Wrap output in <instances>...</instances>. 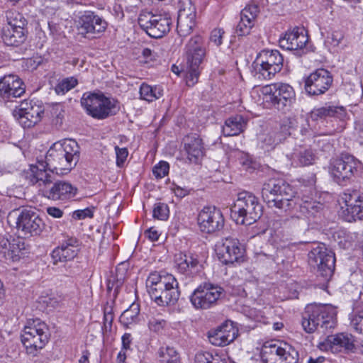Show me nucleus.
I'll return each mask as SVG.
<instances>
[{
	"mask_svg": "<svg viewBox=\"0 0 363 363\" xmlns=\"http://www.w3.org/2000/svg\"><path fill=\"white\" fill-rule=\"evenodd\" d=\"M169 170V163L160 161L152 169V173L157 179H162L168 174Z\"/></svg>",
	"mask_w": 363,
	"mask_h": 363,
	"instance_id": "51",
	"label": "nucleus"
},
{
	"mask_svg": "<svg viewBox=\"0 0 363 363\" xmlns=\"http://www.w3.org/2000/svg\"><path fill=\"white\" fill-rule=\"evenodd\" d=\"M308 42V37L303 30L295 28L288 30L284 36L279 38V45L281 48L289 50H298L303 48Z\"/></svg>",
	"mask_w": 363,
	"mask_h": 363,
	"instance_id": "29",
	"label": "nucleus"
},
{
	"mask_svg": "<svg viewBox=\"0 0 363 363\" xmlns=\"http://www.w3.org/2000/svg\"><path fill=\"white\" fill-rule=\"evenodd\" d=\"M194 363H227L217 354H213L209 352H197L195 355Z\"/></svg>",
	"mask_w": 363,
	"mask_h": 363,
	"instance_id": "45",
	"label": "nucleus"
},
{
	"mask_svg": "<svg viewBox=\"0 0 363 363\" xmlns=\"http://www.w3.org/2000/svg\"><path fill=\"white\" fill-rule=\"evenodd\" d=\"M308 263L317 268L318 277H321L323 281H329L335 270V254L324 245H318L309 252Z\"/></svg>",
	"mask_w": 363,
	"mask_h": 363,
	"instance_id": "12",
	"label": "nucleus"
},
{
	"mask_svg": "<svg viewBox=\"0 0 363 363\" xmlns=\"http://www.w3.org/2000/svg\"><path fill=\"white\" fill-rule=\"evenodd\" d=\"M340 199L345 204L346 211L352 218H363V202L360 191L347 189L342 194Z\"/></svg>",
	"mask_w": 363,
	"mask_h": 363,
	"instance_id": "32",
	"label": "nucleus"
},
{
	"mask_svg": "<svg viewBox=\"0 0 363 363\" xmlns=\"http://www.w3.org/2000/svg\"><path fill=\"white\" fill-rule=\"evenodd\" d=\"M362 169V162L347 153L332 158L329 164V172L331 177L336 183L342 186L350 184Z\"/></svg>",
	"mask_w": 363,
	"mask_h": 363,
	"instance_id": "6",
	"label": "nucleus"
},
{
	"mask_svg": "<svg viewBox=\"0 0 363 363\" xmlns=\"http://www.w3.org/2000/svg\"><path fill=\"white\" fill-rule=\"evenodd\" d=\"M54 172L55 171L50 170L45 161H38L36 164L30 165L29 169L26 172V179L31 184H36L43 195V190L48 189L55 181Z\"/></svg>",
	"mask_w": 363,
	"mask_h": 363,
	"instance_id": "18",
	"label": "nucleus"
},
{
	"mask_svg": "<svg viewBox=\"0 0 363 363\" xmlns=\"http://www.w3.org/2000/svg\"><path fill=\"white\" fill-rule=\"evenodd\" d=\"M77 84V79L73 77L65 78L57 84L55 87V91L58 94H64L72 89L74 88Z\"/></svg>",
	"mask_w": 363,
	"mask_h": 363,
	"instance_id": "48",
	"label": "nucleus"
},
{
	"mask_svg": "<svg viewBox=\"0 0 363 363\" xmlns=\"http://www.w3.org/2000/svg\"><path fill=\"white\" fill-rule=\"evenodd\" d=\"M81 105L94 118L102 120L117 112V101L101 91H87L81 98Z\"/></svg>",
	"mask_w": 363,
	"mask_h": 363,
	"instance_id": "5",
	"label": "nucleus"
},
{
	"mask_svg": "<svg viewBox=\"0 0 363 363\" xmlns=\"http://www.w3.org/2000/svg\"><path fill=\"white\" fill-rule=\"evenodd\" d=\"M145 235L151 241H157L159 239L160 234L157 230L155 229L150 228L145 232Z\"/></svg>",
	"mask_w": 363,
	"mask_h": 363,
	"instance_id": "61",
	"label": "nucleus"
},
{
	"mask_svg": "<svg viewBox=\"0 0 363 363\" xmlns=\"http://www.w3.org/2000/svg\"><path fill=\"white\" fill-rule=\"evenodd\" d=\"M175 268L182 274L191 277L200 269L201 264L197 255L180 252L175 255Z\"/></svg>",
	"mask_w": 363,
	"mask_h": 363,
	"instance_id": "27",
	"label": "nucleus"
},
{
	"mask_svg": "<svg viewBox=\"0 0 363 363\" xmlns=\"http://www.w3.org/2000/svg\"><path fill=\"white\" fill-rule=\"evenodd\" d=\"M47 213L53 218H59L63 215V211L57 207H48Z\"/></svg>",
	"mask_w": 363,
	"mask_h": 363,
	"instance_id": "60",
	"label": "nucleus"
},
{
	"mask_svg": "<svg viewBox=\"0 0 363 363\" xmlns=\"http://www.w3.org/2000/svg\"><path fill=\"white\" fill-rule=\"evenodd\" d=\"M345 114V109L342 106H325L315 108L311 113V117L313 120L318 121L329 117L342 118Z\"/></svg>",
	"mask_w": 363,
	"mask_h": 363,
	"instance_id": "38",
	"label": "nucleus"
},
{
	"mask_svg": "<svg viewBox=\"0 0 363 363\" xmlns=\"http://www.w3.org/2000/svg\"><path fill=\"white\" fill-rule=\"evenodd\" d=\"M218 259L225 264L244 261L245 249L238 239L226 238L218 242L215 248Z\"/></svg>",
	"mask_w": 363,
	"mask_h": 363,
	"instance_id": "16",
	"label": "nucleus"
},
{
	"mask_svg": "<svg viewBox=\"0 0 363 363\" xmlns=\"http://www.w3.org/2000/svg\"><path fill=\"white\" fill-rule=\"evenodd\" d=\"M178 281L172 274L166 272H154L149 274L146 281V287L151 298L161 295L167 287L177 286Z\"/></svg>",
	"mask_w": 363,
	"mask_h": 363,
	"instance_id": "22",
	"label": "nucleus"
},
{
	"mask_svg": "<svg viewBox=\"0 0 363 363\" xmlns=\"http://www.w3.org/2000/svg\"><path fill=\"white\" fill-rule=\"evenodd\" d=\"M319 347L322 350H330L333 353L341 352L342 350L353 352L354 350L353 336L347 333L330 335L320 344Z\"/></svg>",
	"mask_w": 363,
	"mask_h": 363,
	"instance_id": "25",
	"label": "nucleus"
},
{
	"mask_svg": "<svg viewBox=\"0 0 363 363\" xmlns=\"http://www.w3.org/2000/svg\"><path fill=\"white\" fill-rule=\"evenodd\" d=\"M115 151L116 155V165L118 167H122L128 155V151L125 147H119L118 146L115 147Z\"/></svg>",
	"mask_w": 363,
	"mask_h": 363,
	"instance_id": "54",
	"label": "nucleus"
},
{
	"mask_svg": "<svg viewBox=\"0 0 363 363\" xmlns=\"http://www.w3.org/2000/svg\"><path fill=\"white\" fill-rule=\"evenodd\" d=\"M294 200L296 201V205L299 206L300 211L303 213H311L313 214L315 212H318L320 209L322 208V204L320 203H317L314 201H304L301 203H298V199L295 198V196L293 198ZM294 206V208H295Z\"/></svg>",
	"mask_w": 363,
	"mask_h": 363,
	"instance_id": "47",
	"label": "nucleus"
},
{
	"mask_svg": "<svg viewBox=\"0 0 363 363\" xmlns=\"http://www.w3.org/2000/svg\"><path fill=\"white\" fill-rule=\"evenodd\" d=\"M258 13L259 7L255 4L248 5L242 10L240 20L235 29V33L238 35L243 36L250 33Z\"/></svg>",
	"mask_w": 363,
	"mask_h": 363,
	"instance_id": "34",
	"label": "nucleus"
},
{
	"mask_svg": "<svg viewBox=\"0 0 363 363\" xmlns=\"http://www.w3.org/2000/svg\"><path fill=\"white\" fill-rule=\"evenodd\" d=\"M79 30L82 35L94 37L104 33L107 28L106 21L94 11H86L79 19Z\"/></svg>",
	"mask_w": 363,
	"mask_h": 363,
	"instance_id": "23",
	"label": "nucleus"
},
{
	"mask_svg": "<svg viewBox=\"0 0 363 363\" xmlns=\"http://www.w3.org/2000/svg\"><path fill=\"white\" fill-rule=\"evenodd\" d=\"M224 35L225 31L223 28H215L211 33L210 42L218 47L223 43Z\"/></svg>",
	"mask_w": 363,
	"mask_h": 363,
	"instance_id": "53",
	"label": "nucleus"
},
{
	"mask_svg": "<svg viewBox=\"0 0 363 363\" xmlns=\"http://www.w3.org/2000/svg\"><path fill=\"white\" fill-rule=\"evenodd\" d=\"M254 65L255 77L261 80H269L281 70L284 57L277 50H263L257 55Z\"/></svg>",
	"mask_w": 363,
	"mask_h": 363,
	"instance_id": "9",
	"label": "nucleus"
},
{
	"mask_svg": "<svg viewBox=\"0 0 363 363\" xmlns=\"http://www.w3.org/2000/svg\"><path fill=\"white\" fill-rule=\"evenodd\" d=\"M230 211V216L237 224L250 225L262 216V206L252 193L244 191L238 194Z\"/></svg>",
	"mask_w": 363,
	"mask_h": 363,
	"instance_id": "4",
	"label": "nucleus"
},
{
	"mask_svg": "<svg viewBox=\"0 0 363 363\" xmlns=\"http://www.w3.org/2000/svg\"><path fill=\"white\" fill-rule=\"evenodd\" d=\"M292 187L281 179L271 178L266 181L262 189V196L269 208L287 211L296 204Z\"/></svg>",
	"mask_w": 363,
	"mask_h": 363,
	"instance_id": "2",
	"label": "nucleus"
},
{
	"mask_svg": "<svg viewBox=\"0 0 363 363\" xmlns=\"http://www.w3.org/2000/svg\"><path fill=\"white\" fill-rule=\"evenodd\" d=\"M158 357L161 363H181L180 354L174 347H161L158 350Z\"/></svg>",
	"mask_w": 363,
	"mask_h": 363,
	"instance_id": "40",
	"label": "nucleus"
},
{
	"mask_svg": "<svg viewBox=\"0 0 363 363\" xmlns=\"http://www.w3.org/2000/svg\"><path fill=\"white\" fill-rule=\"evenodd\" d=\"M284 222L286 225L289 224L290 225L291 224H297L298 225H300V224L301 223L305 222V220L301 219L297 216H291L289 218H286V219L284 220Z\"/></svg>",
	"mask_w": 363,
	"mask_h": 363,
	"instance_id": "63",
	"label": "nucleus"
},
{
	"mask_svg": "<svg viewBox=\"0 0 363 363\" xmlns=\"http://www.w3.org/2000/svg\"><path fill=\"white\" fill-rule=\"evenodd\" d=\"M185 53L187 67L186 84L193 86L198 82L201 69V65L206 54L202 38L199 35L191 38L186 45Z\"/></svg>",
	"mask_w": 363,
	"mask_h": 363,
	"instance_id": "7",
	"label": "nucleus"
},
{
	"mask_svg": "<svg viewBox=\"0 0 363 363\" xmlns=\"http://www.w3.org/2000/svg\"><path fill=\"white\" fill-rule=\"evenodd\" d=\"M25 93L21 79L16 75H6L0 79V94L4 98L20 97Z\"/></svg>",
	"mask_w": 363,
	"mask_h": 363,
	"instance_id": "30",
	"label": "nucleus"
},
{
	"mask_svg": "<svg viewBox=\"0 0 363 363\" xmlns=\"http://www.w3.org/2000/svg\"><path fill=\"white\" fill-rule=\"evenodd\" d=\"M172 190L177 197L183 198L189 194V189L182 188L175 184H173Z\"/></svg>",
	"mask_w": 363,
	"mask_h": 363,
	"instance_id": "59",
	"label": "nucleus"
},
{
	"mask_svg": "<svg viewBox=\"0 0 363 363\" xmlns=\"http://www.w3.org/2000/svg\"><path fill=\"white\" fill-rule=\"evenodd\" d=\"M196 9L191 0H179L177 30L180 36L189 35L196 25Z\"/></svg>",
	"mask_w": 363,
	"mask_h": 363,
	"instance_id": "20",
	"label": "nucleus"
},
{
	"mask_svg": "<svg viewBox=\"0 0 363 363\" xmlns=\"http://www.w3.org/2000/svg\"><path fill=\"white\" fill-rule=\"evenodd\" d=\"M168 206L164 203H157L153 208V217L161 220H166L169 218Z\"/></svg>",
	"mask_w": 363,
	"mask_h": 363,
	"instance_id": "49",
	"label": "nucleus"
},
{
	"mask_svg": "<svg viewBox=\"0 0 363 363\" xmlns=\"http://www.w3.org/2000/svg\"><path fill=\"white\" fill-rule=\"evenodd\" d=\"M49 340L48 325L40 319H29L21 334V342L28 354L35 355Z\"/></svg>",
	"mask_w": 363,
	"mask_h": 363,
	"instance_id": "8",
	"label": "nucleus"
},
{
	"mask_svg": "<svg viewBox=\"0 0 363 363\" xmlns=\"http://www.w3.org/2000/svg\"><path fill=\"white\" fill-rule=\"evenodd\" d=\"M263 363H297L298 353L291 346L280 342H266L261 350Z\"/></svg>",
	"mask_w": 363,
	"mask_h": 363,
	"instance_id": "11",
	"label": "nucleus"
},
{
	"mask_svg": "<svg viewBox=\"0 0 363 363\" xmlns=\"http://www.w3.org/2000/svg\"><path fill=\"white\" fill-rule=\"evenodd\" d=\"M79 147L74 140L57 142L48 150L45 164L57 174H64L76 166L79 159Z\"/></svg>",
	"mask_w": 363,
	"mask_h": 363,
	"instance_id": "1",
	"label": "nucleus"
},
{
	"mask_svg": "<svg viewBox=\"0 0 363 363\" xmlns=\"http://www.w3.org/2000/svg\"><path fill=\"white\" fill-rule=\"evenodd\" d=\"M259 91L264 100L278 110L290 108L296 100L295 91L288 84L274 83L262 86Z\"/></svg>",
	"mask_w": 363,
	"mask_h": 363,
	"instance_id": "10",
	"label": "nucleus"
},
{
	"mask_svg": "<svg viewBox=\"0 0 363 363\" xmlns=\"http://www.w3.org/2000/svg\"><path fill=\"white\" fill-rule=\"evenodd\" d=\"M238 334V329L232 323H225L214 330L209 331L208 338L212 345L223 347L232 342Z\"/></svg>",
	"mask_w": 363,
	"mask_h": 363,
	"instance_id": "26",
	"label": "nucleus"
},
{
	"mask_svg": "<svg viewBox=\"0 0 363 363\" xmlns=\"http://www.w3.org/2000/svg\"><path fill=\"white\" fill-rule=\"evenodd\" d=\"M93 216V212L89 208H85L83 210H77L73 212L72 218L76 220H82L86 218H91Z\"/></svg>",
	"mask_w": 363,
	"mask_h": 363,
	"instance_id": "56",
	"label": "nucleus"
},
{
	"mask_svg": "<svg viewBox=\"0 0 363 363\" xmlns=\"http://www.w3.org/2000/svg\"><path fill=\"white\" fill-rule=\"evenodd\" d=\"M127 358L126 352L121 350L116 357L117 363H126L125 360Z\"/></svg>",
	"mask_w": 363,
	"mask_h": 363,
	"instance_id": "64",
	"label": "nucleus"
},
{
	"mask_svg": "<svg viewBox=\"0 0 363 363\" xmlns=\"http://www.w3.org/2000/svg\"><path fill=\"white\" fill-rule=\"evenodd\" d=\"M180 296V291L179 289V284L173 288L167 287L164 291L152 298V299L160 306H167L169 305H174L179 299Z\"/></svg>",
	"mask_w": 363,
	"mask_h": 363,
	"instance_id": "39",
	"label": "nucleus"
},
{
	"mask_svg": "<svg viewBox=\"0 0 363 363\" xmlns=\"http://www.w3.org/2000/svg\"><path fill=\"white\" fill-rule=\"evenodd\" d=\"M122 348L121 350L125 351L130 349L132 342L131 335L130 333H125L121 338Z\"/></svg>",
	"mask_w": 363,
	"mask_h": 363,
	"instance_id": "58",
	"label": "nucleus"
},
{
	"mask_svg": "<svg viewBox=\"0 0 363 363\" xmlns=\"http://www.w3.org/2000/svg\"><path fill=\"white\" fill-rule=\"evenodd\" d=\"M138 23L149 36L160 38L170 30L172 21L167 13L156 15L143 12L139 16Z\"/></svg>",
	"mask_w": 363,
	"mask_h": 363,
	"instance_id": "13",
	"label": "nucleus"
},
{
	"mask_svg": "<svg viewBox=\"0 0 363 363\" xmlns=\"http://www.w3.org/2000/svg\"><path fill=\"white\" fill-rule=\"evenodd\" d=\"M77 189L69 182L64 181L53 182V183L43 190V196L53 200H67L75 196Z\"/></svg>",
	"mask_w": 363,
	"mask_h": 363,
	"instance_id": "28",
	"label": "nucleus"
},
{
	"mask_svg": "<svg viewBox=\"0 0 363 363\" xmlns=\"http://www.w3.org/2000/svg\"><path fill=\"white\" fill-rule=\"evenodd\" d=\"M61 301V297L55 295H51L50 296L45 297L43 300V303H46V305L50 308L58 307Z\"/></svg>",
	"mask_w": 363,
	"mask_h": 363,
	"instance_id": "55",
	"label": "nucleus"
},
{
	"mask_svg": "<svg viewBox=\"0 0 363 363\" xmlns=\"http://www.w3.org/2000/svg\"><path fill=\"white\" fill-rule=\"evenodd\" d=\"M333 76L325 69H318L311 73L305 81V89L309 95L324 94L333 84Z\"/></svg>",
	"mask_w": 363,
	"mask_h": 363,
	"instance_id": "21",
	"label": "nucleus"
},
{
	"mask_svg": "<svg viewBox=\"0 0 363 363\" xmlns=\"http://www.w3.org/2000/svg\"><path fill=\"white\" fill-rule=\"evenodd\" d=\"M184 148L191 163L198 164L204 155L202 139L196 134L187 135L184 139Z\"/></svg>",
	"mask_w": 363,
	"mask_h": 363,
	"instance_id": "33",
	"label": "nucleus"
},
{
	"mask_svg": "<svg viewBox=\"0 0 363 363\" xmlns=\"http://www.w3.org/2000/svg\"><path fill=\"white\" fill-rule=\"evenodd\" d=\"M344 38V34L340 30H334L330 35H328L325 43L330 46L337 47Z\"/></svg>",
	"mask_w": 363,
	"mask_h": 363,
	"instance_id": "52",
	"label": "nucleus"
},
{
	"mask_svg": "<svg viewBox=\"0 0 363 363\" xmlns=\"http://www.w3.org/2000/svg\"><path fill=\"white\" fill-rule=\"evenodd\" d=\"M247 120L241 115H235L227 118L222 128L224 136H235L244 132Z\"/></svg>",
	"mask_w": 363,
	"mask_h": 363,
	"instance_id": "35",
	"label": "nucleus"
},
{
	"mask_svg": "<svg viewBox=\"0 0 363 363\" xmlns=\"http://www.w3.org/2000/svg\"><path fill=\"white\" fill-rule=\"evenodd\" d=\"M48 28L50 35H52L54 38H58L61 35V27L57 23L52 21H49Z\"/></svg>",
	"mask_w": 363,
	"mask_h": 363,
	"instance_id": "57",
	"label": "nucleus"
},
{
	"mask_svg": "<svg viewBox=\"0 0 363 363\" xmlns=\"http://www.w3.org/2000/svg\"><path fill=\"white\" fill-rule=\"evenodd\" d=\"M6 25L4 27L12 28H26L27 21L22 13L16 10H8L5 13Z\"/></svg>",
	"mask_w": 363,
	"mask_h": 363,
	"instance_id": "41",
	"label": "nucleus"
},
{
	"mask_svg": "<svg viewBox=\"0 0 363 363\" xmlns=\"http://www.w3.org/2000/svg\"><path fill=\"white\" fill-rule=\"evenodd\" d=\"M290 159L296 165L308 166L315 162L317 156L311 147H299L291 154Z\"/></svg>",
	"mask_w": 363,
	"mask_h": 363,
	"instance_id": "37",
	"label": "nucleus"
},
{
	"mask_svg": "<svg viewBox=\"0 0 363 363\" xmlns=\"http://www.w3.org/2000/svg\"><path fill=\"white\" fill-rule=\"evenodd\" d=\"M140 306L138 303H133L121 314L120 322L125 327L136 323L139 320Z\"/></svg>",
	"mask_w": 363,
	"mask_h": 363,
	"instance_id": "43",
	"label": "nucleus"
},
{
	"mask_svg": "<svg viewBox=\"0 0 363 363\" xmlns=\"http://www.w3.org/2000/svg\"><path fill=\"white\" fill-rule=\"evenodd\" d=\"M113 315L112 313H105L104 315V326L106 329L111 328Z\"/></svg>",
	"mask_w": 363,
	"mask_h": 363,
	"instance_id": "62",
	"label": "nucleus"
},
{
	"mask_svg": "<svg viewBox=\"0 0 363 363\" xmlns=\"http://www.w3.org/2000/svg\"><path fill=\"white\" fill-rule=\"evenodd\" d=\"M262 148L273 149L280 141L281 138L274 131L264 133L259 137Z\"/></svg>",
	"mask_w": 363,
	"mask_h": 363,
	"instance_id": "46",
	"label": "nucleus"
},
{
	"mask_svg": "<svg viewBox=\"0 0 363 363\" xmlns=\"http://www.w3.org/2000/svg\"><path fill=\"white\" fill-rule=\"evenodd\" d=\"M223 293V289L220 286L204 283L194 291L190 301L196 309H208L217 303Z\"/></svg>",
	"mask_w": 363,
	"mask_h": 363,
	"instance_id": "17",
	"label": "nucleus"
},
{
	"mask_svg": "<svg viewBox=\"0 0 363 363\" xmlns=\"http://www.w3.org/2000/svg\"><path fill=\"white\" fill-rule=\"evenodd\" d=\"M140 95L141 99L152 102L163 95V91L159 86H152L146 83H143L140 87Z\"/></svg>",
	"mask_w": 363,
	"mask_h": 363,
	"instance_id": "42",
	"label": "nucleus"
},
{
	"mask_svg": "<svg viewBox=\"0 0 363 363\" xmlns=\"http://www.w3.org/2000/svg\"><path fill=\"white\" fill-rule=\"evenodd\" d=\"M15 217L16 228L25 235H40L44 228V223L38 213L32 208H24L18 212L16 210L11 213L9 218Z\"/></svg>",
	"mask_w": 363,
	"mask_h": 363,
	"instance_id": "14",
	"label": "nucleus"
},
{
	"mask_svg": "<svg viewBox=\"0 0 363 363\" xmlns=\"http://www.w3.org/2000/svg\"><path fill=\"white\" fill-rule=\"evenodd\" d=\"M167 325V321L161 317H151L148 320L149 329L155 333L162 332Z\"/></svg>",
	"mask_w": 363,
	"mask_h": 363,
	"instance_id": "50",
	"label": "nucleus"
},
{
	"mask_svg": "<svg viewBox=\"0 0 363 363\" xmlns=\"http://www.w3.org/2000/svg\"><path fill=\"white\" fill-rule=\"evenodd\" d=\"M197 219L200 230L206 233L222 230L225 223L222 212L215 206L204 207L199 212Z\"/></svg>",
	"mask_w": 363,
	"mask_h": 363,
	"instance_id": "19",
	"label": "nucleus"
},
{
	"mask_svg": "<svg viewBox=\"0 0 363 363\" xmlns=\"http://www.w3.org/2000/svg\"><path fill=\"white\" fill-rule=\"evenodd\" d=\"M1 38L6 45L18 47L26 40V29L4 27Z\"/></svg>",
	"mask_w": 363,
	"mask_h": 363,
	"instance_id": "36",
	"label": "nucleus"
},
{
	"mask_svg": "<svg viewBox=\"0 0 363 363\" xmlns=\"http://www.w3.org/2000/svg\"><path fill=\"white\" fill-rule=\"evenodd\" d=\"M21 242L9 234L0 235V255L6 260L16 262L20 259L21 247Z\"/></svg>",
	"mask_w": 363,
	"mask_h": 363,
	"instance_id": "31",
	"label": "nucleus"
},
{
	"mask_svg": "<svg viewBox=\"0 0 363 363\" xmlns=\"http://www.w3.org/2000/svg\"><path fill=\"white\" fill-rule=\"evenodd\" d=\"M337 311L331 304H309L305 308L302 318V327L308 333L318 328L323 332L334 326Z\"/></svg>",
	"mask_w": 363,
	"mask_h": 363,
	"instance_id": "3",
	"label": "nucleus"
},
{
	"mask_svg": "<svg viewBox=\"0 0 363 363\" xmlns=\"http://www.w3.org/2000/svg\"><path fill=\"white\" fill-rule=\"evenodd\" d=\"M45 108L41 103L24 100L13 110V116L24 128H30L39 123Z\"/></svg>",
	"mask_w": 363,
	"mask_h": 363,
	"instance_id": "15",
	"label": "nucleus"
},
{
	"mask_svg": "<svg viewBox=\"0 0 363 363\" xmlns=\"http://www.w3.org/2000/svg\"><path fill=\"white\" fill-rule=\"evenodd\" d=\"M79 251V240L75 238H68L52 250L51 253L52 263L56 265L60 262L71 261L77 257Z\"/></svg>",
	"mask_w": 363,
	"mask_h": 363,
	"instance_id": "24",
	"label": "nucleus"
},
{
	"mask_svg": "<svg viewBox=\"0 0 363 363\" xmlns=\"http://www.w3.org/2000/svg\"><path fill=\"white\" fill-rule=\"evenodd\" d=\"M350 324L356 331L363 333V302L357 303L354 307Z\"/></svg>",
	"mask_w": 363,
	"mask_h": 363,
	"instance_id": "44",
	"label": "nucleus"
}]
</instances>
